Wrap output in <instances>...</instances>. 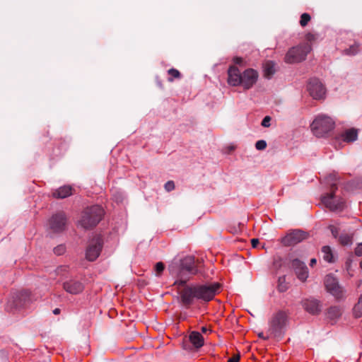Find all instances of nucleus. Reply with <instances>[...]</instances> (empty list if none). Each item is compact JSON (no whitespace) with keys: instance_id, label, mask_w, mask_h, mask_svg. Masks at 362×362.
Wrapping results in <instances>:
<instances>
[{"instance_id":"f257e3e1","label":"nucleus","mask_w":362,"mask_h":362,"mask_svg":"<svg viewBox=\"0 0 362 362\" xmlns=\"http://www.w3.org/2000/svg\"><path fill=\"white\" fill-rule=\"evenodd\" d=\"M220 284L211 283L208 284H196L186 286L180 291V298L182 303L188 306L193 303L194 298L209 301L218 293Z\"/></svg>"},{"instance_id":"f03ea898","label":"nucleus","mask_w":362,"mask_h":362,"mask_svg":"<svg viewBox=\"0 0 362 362\" xmlns=\"http://www.w3.org/2000/svg\"><path fill=\"white\" fill-rule=\"evenodd\" d=\"M258 72L253 69H247L240 72L235 65H231L228 69V83L231 86H242L244 90H249L257 83Z\"/></svg>"},{"instance_id":"7ed1b4c3","label":"nucleus","mask_w":362,"mask_h":362,"mask_svg":"<svg viewBox=\"0 0 362 362\" xmlns=\"http://www.w3.org/2000/svg\"><path fill=\"white\" fill-rule=\"evenodd\" d=\"M168 270L172 275L176 276L177 279L174 284L177 286H182L189 279L188 277L184 278L182 272H187L191 275L198 273V262L195 261L192 256H187L181 260L180 267H178L177 262L173 261L168 267Z\"/></svg>"},{"instance_id":"20e7f679","label":"nucleus","mask_w":362,"mask_h":362,"mask_svg":"<svg viewBox=\"0 0 362 362\" xmlns=\"http://www.w3.org/2000/svg\"><path fill=\"white\" fill-rule=\"evenodd\" d=\"M103 215L104 210L98 205L87 208L82 214L80 225L84 228H91L100 222Z\"/></svg>"},{"instance_id":"39448f33","label":"nucleus","mask_w":362,"mask_h":362,"mask_svg":"<svg viewBox=\"0 0 362 362\" xmlns=\"http://www.w3.org/2000/svg\"><path fill=\"white\" fill-rule=\"evenodd\" d=\"M334 122L326 115H318L311 124V130L317 137H322L334 129Z\"/></svg>"},{"instance_id":"423d86ee","label":"nucleus","mask_w":362,"mask_h":362,"mask_svg":"<svg viewBox=\"0 0 362 362\" xmlns=\"http://www.w3.org/2000/svg\"><path fill=\"white\" fill-rule=\"evenodd\" d=\"M311 50V46L308 42L300 46L291 48L286 54L285 60L288 63H296L303 61Z\"/></svg>"},{"instance_id":"0eeeda50","label":"nucleus","mask_w":362,"mask_h":362,"mask_svg":"<svg viewBox=\"0 0 362 362\" xmlns=\"http://www.w3.org/2000/svg\"><path fill=\"white\" fill-rule=\"evenodd\" d=\"M336 183L331 184L332 192L322 197V203L331 211H337L341 209L344 206V201L341 197L334 196V189Z\"/></svg>"},{"instance_id":"6e6552de","label":"nucleus","mask_w":362,"mask_h":362,"mask_svg":"<svg viewBox=\"0 0 362 362\" xmlns=\"http://www.w3.org/2000/svg\"><path fill=\"white\" fill-rule=\"evenodd\" d=\"M103 241L100 235L90 240L87 246L86 256L89 261L95 260L100 255L103 248Z\"/></svg>"},{"instance_id":"1a4fd4ad","label":"nucleus","mask_w":362,"mask_h":362,"mask_svg":"<svg viewBox=\"0 0 362 362\" xmlns=\"http://www.w3.org/2000/svg\"><path fill=\"white\" fill-rule=\"evenodd\" d=\"M308 238V233L300 230H294L286 234L281 240L285 246H291L298 244Z\"/></svg>"},{"instance_id":"9d476101","label":"nucleus","mask_w":362,"mask_h":362,"mask_svg":"<svg viewBox=\"0 0 362 362\" xmlns=\"http://www.w3.org/2000/svg\"><path fill=\"white\" fill-rule=\"evenodd\" d=\"M32 300L31 294L28 291H22L14 294L13 299L8 301L11 308L25 307Z\"/></svg>"},{"instance_id":"9b49d317","label":"nucleus","mask_w":362,"mask_h":362,"mask_svg":"<svg viewBox=\"0 0 362 362\" xmlns=\"http://www.w3.org/2000/svg\"><path fill=\"white\" fill-rule=\"evenodd\" d=\"M308 90L310 95L315 100L323 98L326 93L325 88L317 78L310 80L308 84Z\"/></svg>"},{"instance_id":"f8f14e48","label":"nucleus","mask_w":362,"mask_h":362,"mask_svg":"<svg viewBox=\"0 0 362 362\" xmlns=\"http://www.w3.org/2000/svg\"><path fill=\"white\" fill-rule=\"evenodd\" d=\"M325 286L327 291L337 298L343 296V289L339 285L337 279L332 275H327L325 279Z\"/></svg>"},{"instance_id":"ddd939ff","label":"nucleus","mask_w":362,"mask_h":362,"mask_svg":"<svg viewBox=\"0 0 362 362\" xmlns=\"http://www.w3.org/2000/svg\"><path fill=\"white\" fill-rule=\"evenodd\" d=\"M84 288L83 283L77 279H70L63 283L64 290L71 295H77L82 293Z\"/></svg>"},{"instance_id":"4468645a","label":"nucleus","mask_w":362,"mask_h":362,"mask_svg":"<svg viewBox=\"0 0 362 362\" xmlns=\"http://www.w3.org/2000/svg\"><path fill=\"white\" fill-rule=\"evenodd\" d=\"M287 316L284 312H279L274 315L270 322L269 331L271 334H276L279 332L281 328L286 325Z\"/></svg>"},{"instance_id":"2eb2a0df","label":"nucleus","mask_w":362,"mask_h":362,"mask_svg":"<svg viewBox=\"0 0 362 362\" xmlns=\"http://www.w3.org/2000/svg\"><path fill=\"white\" fill-rule=\"evenodd\" d=\"M66 225V217L63 213L53 216L49 220V227L54 232L62 231Z\"/></svg>"},{"instance_id":"dca6fc26","label":"nucleus","mask_w":362,"mask_h":362,"mask_svg":"<svg viewBox=\"0 0 362 362\" xmlns=\"http://www.w3.org/2000/svg\"><path fill=\"white\" fill-rule=\"evenodd\" d=\"M292 267L295 269L296 274L300 281H304L306 280L308 276V272L304 263L298 259H294L292 262Z\"/></svg>"},{"instance_id":"f3484780","label":"nucleus","mask_w":362,"mask_h":362,"mask_svg":"<svg viewBox=\"0 0 362 362\" xmlns=\"http://www.w3.org/2000/svg\"><path fill=\"white\" fill-rule=\"evenodd\" d=\"M304 309L313 314H317L320 310V305L319 302L315 299H306L303 302Z\"/></svg>"},{"instance_id":"a211bd4d","label":"nucleus","mask_w":362,"mask_h":362,"mask_svg":"<svg viewBox=\"0 0 362 362\" xmlns=\"http://www.w3.org/2000/svg\"><path fill=\"white\" fill-rule=\"evenodd\" d=\"M358 138V131L356 129H349L343 132L341 134L342 141L350 143L356 141Z\"/></svg>"},{"instance_id":"6ab92c4d","label":"nucleus","mask_w":362,"mask_h":362,"mask_svg":"<svg viewBox=\"0 0 362 362\" xmlns=\"http://www.w3.org/2000/svg\"><path fill=\"white\" fill-rule=\"evenodd\" d=\"M72 194V188L70 186H63L53 192V196L57 198H66Z\"/></svg>"},{"instance_id":"aec40b11","label":"nucleus","mask_w":362,"mask_h":362,"mask_svg":"<svg viewBox=\"0 0 362 362\" xmlns=\"http://www.w3.org/2000/svg\"><path fill=\"white\" fill-rule=\"evenodd\" d=\"M189 340L196 348H200L204 345V338L198 332H192L189 334Z\"/></svg>"},{"instance_id":"412c9836","label":"nucleus","mask_w":362,"mask_h":362,"mask_svg":"<svg viewBox=\"0 0 362 362\" xmlns=\"http://www.w3.org/2000/svg\"><path fill=\"white\" fill-rule=\"evenodd\" d=\"M263 68L264 76L267 78H270L275 72L274 64L271 61L266 62Z\"/></svg>"},{"instance_id":"4be33fe9","label":"nucleus","mask_w":362,"mask_h":362,"mask_svg":"<svg viewBox=\"0 0 362 362\" xmlns=\"http://www.w3.org/2000/svg\"><path fill=\"white\" fill-rule=\"evenodd\" d=\"M322 253L323 259L327 262H334V255L332 250L329 246H324L322 248Z\"/></svg>"},{"instance_id":"5701e85b","label":"nucleus","mask_w":362,"mask_h":362,"mask_svg":"<svg viewBox=\"0 0 362 362\" xmlns=\"http://www.w3.org/2000/svg\"><path fill=\"white\" fill-rule=\"evenodd\" d=\"M353 312L356 317H362V294L359 297L358 303L355 305Z\"/></svg>"},{"instance_id":"b1692460","label":"nucleus","mask_w":362,"mask_h":362,"mask_svg":"<svg viewBox=\"0 0 362 362\" xmlns=\"http://www.w3.org/2000/svg\"><path fill=\"white\" fill-rule=\"evenodd\" d=\"M339 241L342 245H349L352 243V238L348 234H341L339 238Z\"/></svg>"},{"instance_id":"393cba45","label":"nucleus","mask_w":362,"mask_h":362,"mask_svg":"<svg viewBox=\"0 0 362 362\" xmlns=\"http://www.w3.org/2000/svg\"><path fill=\"white\" fill-rule=\"evenodd\" d=\"M168 72L170 76L168 78V81H173V78H179L180 77V73L175 69H170Z\"/></svg>"},{"instance_id":"a878e982","label":"nucleus","mask_w":362,"mask_h":362,"mask_svg":"<svg viewBox=\"0 0 362 362\" xmlns=\"http://www.w3.org/2000/svg\"><path fill=\"white\" fill-rule=\"evenodd\" d=\"M278 289L281 292H284L287 289L285 277H280L278 281Z\"/></svg>"},{"instance_id":"bb28decb","label":"nucleus","mask_w":362,"mask_h":362,"mask_svg":"<svg viewBox=\"0 0 362 362\" xmlns=\"http://www.w3.org/2000/svg\"><path fill=\"white\" fill-rule=\"evenodd\" d=\"M359 51L358 45L354 44L349 47V49L345 50V53L348 55H355Z\"/></svg>"},{"instance_id":"cd10ccee","label":"nucleus","mask_w":362,"mask_h":362,"mask_svg":"<svg viewBox=\"0 0 362 362\" xmlns=\"http://www.w3.org/2000/svg\"><path fill=\"white\" fill-rule=\"evenodd\" d=\"M310 20V16L308 13H303L300 16V24L302 27H305Z\"/></svg>"},{"instance_id":"c85d7f7f","label":"nucleus","mask_w":362,"mask_h":362,"mask_svg":"<svg viewBox=\"0 0 362 362\" xmlns=\"http://www.w3.org/2000/svg\"><path fill=\"white\" fill-rule=\"evenodd\" d=\"M66 251V247L63 245H58L57 247H54V252L57 255H61L64 254Z\"/></svg>"},{"instance_id":"c756f323","label":"nucleus","mask_w":362,"mask_h":362,"mask_svg":"<svg viewBox=\"0 0 362 362\" xmlns=\"http://www.w3.org/2000/svg\"><path fill=\"white\" fill-rule=\"evenodd\" d=\"M255 147L257 150H264L267 147V143L264 140L257 141Z\"/></svg>"},{"instance_id":"7c9ffc66","label":"nucleus","mask_w":362,"mask_h":362,"mask_svg":"<svg viewBox=\"0 0 362 362\" xmlns=\"http://www.w3.org/2000/svg\"><path fill=\"white\" fill-rule=\"evenodd\" d=\"M163 269H164V264L162 262H158L156 264L155 270H156L157 276H159L161 274V272L163 271Z\"/></svg>"},{"instance_id":"2f4dec72","label":"nucleus","mask_w":362,"mask_h":362,"mask_svg":"<svg viewBox=\"0 0 362 362\" xmlns=\"http://www.w3.org/2000/svg\"><path fill=\"white\" fill-rule=\"evenodd\" d=\"M233 62L235 65H239L241 66L246 65L245 60L243 58L238 57L233 58Z\"/></svg>"},{"instance_id":"473e14b6","label":"nucleus","mask_w":362,"mask_h":362,"mask_svg":"<svg viewBox=\"0 0 362 362\" xmlns=\"http://www.w3.org/2000/svg\"><path fill=\"white\" fill-rule=\"evenodd\" d=\"M175 188V184L173 181H168L165 185V189L168 191H172Z\"/></svg>"},{"instance_id":"72a5a7b5","label":"nucleus","mask_w":362,"mask_h":362,"mask_svg":"<svg viewBox=\"0 0 362 362\" xmlns=\"http://www.w3.org/2000/svg\"><path fill=\"white\" fill-rule=\"evenodd\" d=\"M271 117L269 116H266L262 122V125L264 127H269L270 126Z\"/></svg>"},{"instance_id":"f704fd0d","label":"nucleus","mask_w":362,"mask_h":362,"mask_svg":"<svg viewBox=\"0 0 362 362\" xmlns=\"http://www.w3.org/2000/svg\"><path fill=\"white\" fill-rule=\"evenodd\" d=\"M355 254L357 256H362V243H359L355 249Z\"/></svg>"},{"instance_id":"c9c22d12","label":"nucleus","mask_w":362,"mask_h":362,"mask_svg":"<svg viewBox=\"0 0 362 362\" xmlns=\"http://www.w3.org/2000/svg\"><path fill=\"white\" fill-rule=\"evenodd\" d=\"M305 40L308 41V42H311V41H313L315 40V35L312 34V33H308L306 35H305Z\"/></svg>"},{"instance_id":"e433bc0d","label":"nucleus","mask_w":362,"mask_h":362,"mask_svg":"<svg viewBox=\"0 0 362 362\" xmlns=\"http://www.w3.org/2000/svg\"><path fill=\"white\" fill-rule=\"evenodd\" d=\"M240 356L238 354L233 356L228 360V362H239Z\"/></svg>"},{"instance_id":"4c0bfd02","label":"nucleus","mask_w":362,"mask_h":362,"mask_svg":"<svg viewBox=\"0 0 362 362\" xmlns=\"http://www.w3.org/2000/svg\"><path fill=\"white\" fill-rule=\"evenodd\" d=\"M251 243H252V245L253 247H256L257 246V245L259 244V240L258 239H252L251 240Z\"/></svg>"},{"instance_id":"58836bf2","label":"nucleus","mask_w":362,"mask_h":362,"mask_svg":"<svg viewBox=\"0 0 362 362\" xmlns=\"http://www.w3.org/2000/svg\"><path fill=\"white\" fill-rule=\"evenodd\" d=\"M316 262H317V260H316L315 259H312L310 260V266H312V267H313L314 264H316Z\"/></svg>"},{"instance_id":"ea45409f","label":"nucleus","mask_w":362,"mask_h":362,"mask_svg":"<svg viewBox=\"0 0 362 362\" xmlns=\"http://www.w3.org/2000/svg\"><path fill=\"white\" fill-rule=\"evenodd\" d=\"M335 180V175H330L329 177H328V180Z\"/></svg>"},{"instance_id":"a19ab883","label":"nucleus","mask_w":362,"mask_h":362,"mask_svg":"<svg viewBox=\"0 0 362 362\" xmlns=\"http://www.w3.org/2000/svg\"><path fill=\"white\" fill-rule=\"evenodd\" d=\"M60 312V310L59 308H56L54 310L53 313L55 314V315H57L59 314Z\"/></svg>"},{"instance_id":"79ce46f5","label":"nucleus","mask_w":362,"mask_h":362,"mask_svg":"<svg viewBox=\"0 0 362 362\" xmlns=\"http://www.w3.org/2000/svg\"><path fill=\"white\" fill-rule=\"evenodd\" d=\"M66 269V267H59V268L58 269V272H59L61 270H63V269H64V270H65Z\"/></svg>"},{"instance_id":"37998d69","label":"nucleus","mask_w":362,"mask_h":362,"mask_svg":"<svg viewBox=\"0 0 362 362\" xmlns=\"http://www.w3.org/2000/svg\"><path fill=\"white\" fill-rule=\"evenodd\" d=\"M202 330L203 332H206L207 331V329H206V327H203Z\"/></svg>"},{"instance_id":"c03bdc74","label":"nucleus","mask_w":362,"mask_h":362,"mask_svg":"<svg viewBox=\"0 0 362 362\" xmlns=\"http://www.w3.org/2000/svg\"><path fill=\"white\" fill-rule=\"evenodd\" d=\"M332 233L334 236H336V231L334 229H332Z\"/></svg>"},{"instance_id":"a18cd8bd","label":"nucleus","mask_w":362,"mask_h":362,"mask_svg":"<svg viewBox=\"0 0 362 362\" xmlns=\"http://www.w3.org/2000/svg\"><path fill=\"white\" fill-rule=\"evenodd\" d=\"M259 337H262V338H263V337H263V334H262H262H259Z\"/></svg>"},{"instance_id":"49530a36","label":"nucleus","mask_w":362,"mask_h":362,"mask_svg":"<svg viewBox=\"0 0 362 362\" xmlns=\"http://www.w3.org/2000/svg\"><path fill=\"white\" fill-rule=\"evenodd\" d=\"M360 266H361V267L362 268V261H361V263H360Z\"/></svg>"}]
</instances>
